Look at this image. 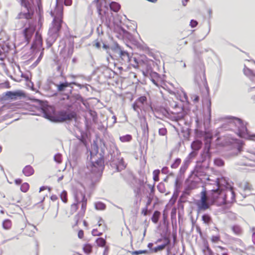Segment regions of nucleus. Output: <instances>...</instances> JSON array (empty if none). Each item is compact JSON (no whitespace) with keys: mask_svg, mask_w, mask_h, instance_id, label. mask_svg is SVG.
Here are the masks:
<instances>
[{"mask_svg":"<svg viewBox=\"0 0 255 255\" xmlns=\"http://www.w3.org/2000/svg\"><path fill=\"white\" fill-rule=\"evenodd\" d=\"M174 110V111H171L172 114L177 115V117L180 119H183L184 118L185 115L183 112V109L182 107L176 105Z\"/></svg>","mask_w":255,"mask_h":255,"instance_id":"nucleus-14","label":"nucleus"},{"mask_svg":"<svg viewBox=\"0 0 255 255\" xmlns=\"http://www.w3.org/2000/svg\"><path fill=\"white\" fill-rule=\"evenodd\" d=\"M24 96V94L21 91H7L5 93L4 96L5 100H17L18 98H20Z\"/></svg>","mask_w":255,"mask_h":255,"instance_id":"nucleus-9","label":"nucleus"},{"mask_svg":"<svg viewBox=\"0 0 255 255\" xmlns=\"http://www.w3.org/2000/svg\"><path fill=\"white\" fill-rule=\"evenodd\" d=\"M159 174L160 170L158 169L155 170L153 171V179L155 182H157L159 180Z\"/></svg>","mask_w":255,"mask_h":255,"instance_id":"nucleus-37","label":"nucleus"},{"mask_svg":"<svg viewBox=\"0 0 255 255\" xmlns=\"http://www.w3.org/2000/svg\"><path fill=\"white\" fill-rule=\"evenodd\" d=\"M147 207H145V208H143L141 210V214H143L144 216H146L147 215L148 213V209Z\"/></svg>","mask_w":255,"mask_h":255,"instance_id":"nucleus-51","label":"nucleus"},{"mask_svg":"<svg viewBox=\"0 0 255 255\" xmlns=\"http://www.w3.org/2000/svg\"><path fill=\"white\" fill-rule=\"evenodd\" d=\"M148 253L147 251L146 250H139V251H133L131 252V254L132 255H138L140 254H145Z\"/></svg>","mask_w":255,"mask_h":255,"instance_id":"nucleus-42","label":"nucleus"},{"mask_svg":"<svg viewBox=\"0 0 255 255\" xmlns=\"http://www.w3.org/2000/svg\"><path fill=\"white\" fill-rule=\"evenodd\" d=\"M215 163L216 164H217L218 165H222L223 164V161L220 159H216L215 160Z\"/></svg>","mask_w":255,"mask_h":255,"instance_id":"nucleus-53","label":"nucleus"},{"mask_svg":"<svg viewBox=\"0 0 255 255\" xmlns=\"http://www.w3.org/2000/svg\"><path fill=\"white\" fill-rule=\"evenodd\" d=\"M151 201H152V199L150 198H149V199L146 203V207H148V206L150 205Z\"/></svg>","mask_w":255,"mask_h":255,"instance_id":"nucleus-56","label":"nucleus"},{"mask_svg":"<svg viewBox=\"0 0 255 255\" xmlns=\"http://www.w3.org/2000/svg\"><path fill=\"white\" fill-rule=\"evenodd\" d=\"M83 250L86 254H90L92 252L93 246L90 244H85L83 245Z\"/></svg>","mask_w":255,"mask_h":255,"instance_id":"nucleus-24","label":"nucleus"},{"mask_svg":"<svg viewBox=\"0 0 255 255\" xmlns=\"http://www.w3.org/2000/svg\"><path fill=\"white\" fill-rule=\"evenodd\" d=\"M211 138H212L211 136L209 137L208 136H206L205 137V140L206 141V142H205L206 146L209 147Z\"/></svg>","mask_w":255,"mask_h":255,"instance_id":"nucleus-45","label":"nucleus"},{"mask_svg":"<svg viewBox=\"0 0 255 255\" xmlns=\"http://www.w3.org/2000/svg\"><path fill=\"white\" fill-rule=\"evenodd\" d=\"M251 139L255 141V134L251 135Z\"/></svg>","mask_w":255,"mask_h":255,"instance_id":"nucleus-63","label":"nucleus"},{"mask_svg":"<svg viewBox=\"0 0 255 255\" xmlns=\"http://www.w3.org/2000/svg\"><path fill=\"white\" fill-rule=\"evenodd\" d=\"M240 187L243 188L244 191H251L252 190V185L247 181L241 183Z\"/></svg>","mask_w":255,"mask_h":255,"instance_id":"nucleus-23","label":"nucleus"},{"mask_svg":"<svg viewBox=\"0 0 255 255\" xmlns=\"http://www.w3.org/2000/svg\"><path fill=\"white\" fill-rule=\"evenodd\" d=\"M22 173L25 176H30L34 174V169L31 165H26L23 168Z\"/></svg>","mask_w":255,"mask_h":255,"instance_id":"nucleus-17","label":"nucleus"},{"mask_svg":"<svg viewBox=\"0 0 255 255\" xmlns=\"http://www.w3.org/2000/svg\"><path fill=\"white\" fill-rule=\"evenodd\" d=\"M29 184L27 182H24L22 184H21V185L20 186V190L21 192L23 193H26L29 190Z\"/></svg>","mask_w":255,"mask_h":255,"instance_id":"nucleus-31","label":"nucleus"},{"mask_svg":"<svg viewBox=\"0 0 255 255\" xmlns=\"http://www.w3.org/2000/svg\"><path fill=\"white\" fill-rule=\"evenodd\" d=\"M235 128H238L240 137H244L248 134L246 124L241 119L231 116H224V130H232Z\"/></svg>","mask_w":255,"mask_h":255,"instance_id":"nucleus-3","label":"nucleus"},{"mask_svg":"<svg viewBox=\"0 0 255 255\" xmlns=\"http://www.w3.org/2000/svg\"><path fill=\"white\" fill-rule=\"evenodd\" d=\"M46 189V188L44 186H42V187H41L39 189V193H40V192H41L42 191H43L44 190Z\"/></svg>","mask_w":255,"mask_h":255,"instance_id":"nucleus-61","label":"nucleus"},{"mask_svg":"<svg viewBox=\"0 0 255 255\" xmlns=\"http://www.w3.org/2000/svg\"><path fill=\"white\" fill-rule=\"evenodd\" d=\"M22 179L20 178L15 179L14 181V183L17 185H19L22 183Z\"/></svg>","mask_w":255,"mask_h":255,"instance_id":"nucleus-52","label":"nucleus"},{"mask_svg":"<svg viewBox=\"0 0 255 255\" xmlns=\"http://www.w3.org/2000/svg\"><path fill=\"white\" fill-rule=\"evenodd\" d=\"M44 199L45 197L44 196H42L40 198L39 202H42L44 201Z\"/></svg>","mask_w":255,"mask_h":255,"instance_id":"nucleus-64","label":"nucleus"},{"mask_svg":"<svg viewBox=\"0 0 255 255\" xmlns=\"http://www.w3.org/2000/svg\"><path fill=\"white\" fill-rule=\"evenodd\" d=\"M103 48L105 49H108L109 48V46L105 44H104L103 45Z\"/></svg>","mask_w":255,"mask_h":255,"instance_id":"nucleus-59","label":"nucleus"},{"mask_svg":"<svg viewBox=\"0 0 255 255\" xmlns=\"http://www.w3.org/2000/svg\"><path fill=\"white\" fill-rule=\"evenodd\" d=\"M83 225L86 227V228H88V223L85 220H84L83 222Z\"/></svg>","mask_w":255,"mask_h":255,"instance_id":"nucleus-57","label":"nucleus"},{"mask_svg":"<svg viewBox=\"0 0 255 255\" xmlns=\"http://www.w3.org/2000/svg\"><path fill=\"white\" fill-rule=\"evenodd\" d=\"M35 30V27L34 25H29L24 29L23 33L26 40L28 41L31 38Z\"/></svg>","mask_w":255,"mask_h":255,"instance_id":"nucleus-13","label":"nucleus"},{"mask_svg":"<svg viewBox=\"0 0 255 255\" xmlns=\"http://www.w3.org/2000/svg\"><path fill=\"white\" fill-rule=\"evenodd\" d=\"M95 220L97 222V224L94 226L92 234L94 236H100L107 230V226L101 217H95Z\"/></svg>","mask_w":255,"mask_h":255,"instance_id":"nucleus-5","label":"nucleus"},{"mask_svg":"<svg viewBox=\"0 0 255 255\" xmlns=\"http://www.w3.org/2000/svg\"><path fill=\"white\" fill-rule=\"evenodd\" d=\"M2 227L5 230H9L12 227V222L9 219H5L2 222Z\"/></svg>","mask_w":255,"mask_h":255,"instance_id":"nucleus-21","label":"nucleus"},{"mask_svg":"<svg viewBox=\"0 0 255 255\" xmlns=\"http://www.w3.org/2000/svg\"><path fill=\"white\" fill-rule=\"evenodd\" d=\"M232 230L237 235H240L242 234V229L241 227L237 225L232 227Z\"/></svg>","mask_w":255,"mask_h":255,"instance_id":"nucleus-25","label":"nucleus"},{"mask_svg":"<svg viewBox=\"0 0 255 255\" xmlns=\"http://www.w3.org/2000/svg\"><path fill=\"white\" fill-rule=\"evenodd\" d=\"M97 208H99L101 209H104L106 207V206L103 203H98L97 205Z\"/></svg>","mask_w":255,"mask_h":255,"instance_id":"nucleus-50","label":"nucleus"},{"mask_svg":"<svg viewBox=\"0 0 255 255\" xmlns=\"http://www.w3.org/2000/svg\"><path fill=\"white\" fill-rule=\"evenodd\" d=\"M219 240V238L217 236H213L212 238V240L214 242H218Z\"/></svg>","mask_w":255,"mask_h":255,"instance_id":"nucleus-54","label":"nucleus"},{"mask_svg":"<svg viewBox=\"0 0 255 255\" xmlns=\"http://www.w3.org/2000/svg\"><path fill=\"white\" fill-rule=\"evenodd\" d=\"M93 46L96 48L99 49L101 47V43L98 40L94 41Z\"/></svg>","mask_w":255,"mask_h":255,"instance_id":"nucleus-49","label":"nucleus"},{"mask_svg":"<svg viewBox=\"0 0 255 255\" xmlns=\"http://www.w3.org/2000/svg\"><path fill=\"white\" fill-rule=\"evenodd\" d=\"M44 114L45 115V117L48 119H51V118H52L51 116L47 115L45 112L44 113Z\"/></svg>","mask_w":255,"mask_h":255,"instance_id":"nucleus-62","label":"nucleus"},{"mask_svg":"<svg viewBox=\"0 0 255 255\" xmlns=\"http://www.w3.org/2000/svg\"><path fill=\"white\" fill-rule=\"evenodd\" d=\"M253 242L255 244V232H254L252 236Z\"/></svg>","mask_w":255,"mask_h":255,"instance_id":"nucleus-58","label":"nucleus"},{"mask_svg":"<svg viewBox=\"0 0 255 255\" xmlns=\"http://www.w3.org/2000/svg\"><path fill=\"white\" fill-rule=\"evenodd\" d=\"M233 182L229 178L224 177V210L231 207L236 201V194Z\"/></svg>","mask_w":255,"mask_h":255,"instance_id":"nucleus-4","label":"nucleus"},{"mask_svg":"<svg viewBox=\"0 0 255 255\" xmlns=\"http://www.w3.org/2000/svg\"><path fill=\"white\" fill-rule=\"evenodd\" d=\"M120 139L122 142H129L132 139V136L130 134H127L120 137Z\"/></svg>","mask_w":255,"mask_h":255,"instance_id":"nucleus-33","label":"nucleus"},{"mask_svg":"<svg viewBox=\"0 0 255 255\" xmlns=\"http://www.w3.org/2000/svg\"><path fill=\"white\" fill-rule=\"evenodd\" d=\"M202 220L206 224H209L212 222L211 217L208 214L203 215L202 217Z\"/></svg>","mask_w":255,"mask_h":255,"instance_id":"nucleus-32","label":"nucleus"},{"mask_svg":"<svg viewBox=\"0 0 255 255\" xmlns=\"http://www.w3.org/2000/svg\"><path fill=\"white\" fill-rule=\"evenodd\" d=\"M141 128L143 131V133L144 135H148L149 133V129L148 127L147 123L145 121L142 125H141Z\"/></svg>","mask_w":255,"mask_h":255,"instance_id":"nucleus-29","label":"nucleus"},{"mask_svg":"<svg viewBox=\"0 0 255 255\" xmlns=\"http://www.w3.org/2000/svg\"><path fill=\"white\" fill-rule=\"evenodd\" d=\"M160 216V212L158 211H155L152 217H151V221L153 223H154V224H156L157 223L158 220H159V217Z\"/></svg>","mask_w":255,"mask_h":255,"instance_id":"nucleus-26","label":"nucleus"},{"mask_svg":"<svg viewBox=\"0 0 255 255\" xmlns=\"http://www.w3.org/2000/svg\"><path fill=\"white\" fill-rule=\"evenodd\" d=\"M193 102L194 103H197L199 101V97L198 95H193L191 97Z\"/></svg>","mask_w":255,"mask_h":255,"instance_id":"nucleus-47","label":"nucleus"},{"mask_svg":"<svg viewBox=\"0 0 255 255\" xmlns=\"http://www.w3.org/2000/svg\"><path fill=\"white\" fill-rule=\"evenodd\" d=\"M120 57L123 60L126 62H129L130 61V57L128 53L127 52L121 50L120 51Z\"/></svg>","mask_w":255,"mask_h":255,"instance_id":"nucleus-22","label":"nucleus"},{"mask_svg":"<svg viewBox=\"0 0 255 255\" xmlns=\"http://www.w3.org/2000/svg\"><path fill=\"white\" fill-rule=\"evenodd\" d=\"M63 22V18H54L52 24L53 27L51 28V30L53 31V33L58 34L60 30L62 27V23Z\"/></svg>","mask_w":255,"mask_h":255,"instance_id":"nucleus-11","label":"nucleus"},{"mask_svg":"<svg viewBox=\"0 0 255 255\" xmlns=\"http://www.w3.org/2000/svg\"><path fill=\"white\" fill-rule=\"evenodd\" d=\"M63 10L64 7L62 4L56 3L54 11L51 12V14L54 18H63Z\"/></svg>","mask_w":255,"mask_h":255,"instance_id":"nucleus-10","label":"nucleus"},{"mask_svg":"<svg viewBox=\"0 0 255 255\" xmlns=\"http://www.w3.org/2000/svg\"><path fill=\"white\" fill-rule=\"evenodd\" d=\"M181 160L180 158H177L174 161V163L171 165L172 168H177L181 163Z\"/></svg>","mask_w":255,"mask_h":255,"instance_id":"nucleus-40","label":"nucleus"},{"mask_svg":"<svg viewBox=\"0 0 255 255\" xmlns=\"http://www.w3.org/2000/svg\"><path fill=\"white\" fill-rule=\"evenodd\" d=\"M243 72L244 74L246 75L247 77L254 76V74L253 73V70L248 68L246 65H245Z\"/></svg>","mask_w":255,"mask_h":255,"instance_id":"nucleus-30","label":"nucleus"},{"mask_svg":"<svg viewBox=\"0 0 255 255\" xmlns=\"http://www.w3.org/2000/svg\"><path fill=\"white\" fill-rule=\"evenodd\" d=\"M163 240L164 241V244L161 245H159L155 247L154 249V252L156 253L159 251H162L165 249L166 246L170 244V241L168 237H164L163 238Z\"/></svg>","mask_w":255,"mask_h":255,"instance_id":"nucleus-16","label":"nucleus"},{"mask_svg":"<svg viewBox=\"0 0 255 255\" xmlns=\"http://www.w3.org/2000/svg\"><path fill=\"white\" fill-rule=\"evenodd\" d=\"M254 156L255 157V155H254ZM247 158L250 159L251 160V163H246V165H249L251 166H255V158L254 159L253 157H252V155H250L249 157H247Z\"/></svg>","mask_w":255,"mask_h":255,"instance_id":"nucleus-41","label":"nucleus"},{"mask_svg":"<svg viewBox=\"0 0 255 255\" xmlns=\"http://www.w3.org/2000/svg\"><path fill=\"white\" fill-rule=\"evenodd\" d=\"M202 146V142L199 140H196L191 143V148L195 151H198L201 149Z\"/></svg>","mask_w":255,"mask_h":255,"instance_id":"nucleus-20","label":"nucleus"},{"mask_svg":"<svg viewBox=\"0 0 255 255\" xmlns=\"http://www.w3.org/2000/svg\"><path fill=\"white\" fill-rule=\"evenodd\" d=\"M69 85H70V84L68 83V82H65L64 83H61L59 85H57V87L58 91H60V92L63 91L64 90L65 88L66 87H68V86H69Z\"/></svg>","mask_w":255,"mask_h":255,"instance_id":"nucleus-34","label":"nucleus"},{"mask_svg":"<svg viewBox=\"0 0 255 255\" xmlns=\"http://www.w3.org/2000/svg\"><path fill=\"white\" fill-rule=\"evenodd\" d=\"M75 203L71 205L69 209V213L71 215L75 213L78 209V204H81V209L78 214L75 216V222L72 225V227L74 229L78 227L79 221L84 216L87 205V199L85 193L81 191L77 190L74 195Z\"/></svg>","mask_w":255,"mask_h":255,"instance_id":"nucleus-1","label":"nucleus"},{"mask_svg":"<svg viewBox=\"0 0 255 255\" xmlns=\"http://www.w3.org/2000/svg\"><path fill=\"white\" fill-rule=\"evenodd\" d=\"M104 168V160L99 158L95 162H93L91 165V172L94 174H100Z\"/></svg>","mask_w":255,"mask_h":255,"instance_id":"nucleus-7","label":"nucleus"},{"mask_svg":"<svg viewBox=\"0 0 255 255\" xmlns=\"http://www.w3.org/2000/svg\"><path fill=\"white\" fill-rule=\"evenodd\" d=\"M61 115L62 116L61 121H64L66 120H70L72 119L76 118V114L75 113H72L70 114H67L65 112H62L61 113Z\"/></svg>","mask_w":255,"mask_h":255,"instance_id":"nucleus-18","label":"nucleus"},{"mask_svg":"<svg viewBox=\"0 0 255 255\" xmlns=\"http://www.w3.org/2000/svg\"><path fill=\"white\" fill-rule=\"evenodd\" d=\"M72 0H65L64 4L65 6H71L72 4ZM56 3L57 4H62L63 0H56Z\"/></svg>","mask_w":255,"mask_h":255,"instance_id":"nucleus-35","label":"nucleus"},{"mask_svg":"<svg viewBox=\"0 0 255 255\" xmlns=\"http://www.w3.org/2000/svg\"><path fill=\"white\" fill-rule=\"evenodd\" d=\"M158 134L161 136H166L167 134V130L165 128H162L158 129Z\"/></svg>","mask_w":255,"mask_h":255,"instance_id":"nucleus-39","label":"nucleus"},{"mask_svg":"<svg viewBox=\"0 0 255 255\" xmlns=\"http://www.w3.org/2000/svg\"><path fill=\"white\" fill-rule=\"evenodd\" d=\"M63 177H64V176H63V175H61L60 176H59V177L58 178V179H57V181H58V182H59V181H61V180L63 179Z\"/></svg>","mask_w":255,"mask_h":255,"instance_id":"nucleus-60","label":"nucleus"},{"mask_svg":"<svg viewBox=\"0 0 255 255\" xmlns=\"http://www.w3.org/2000/svg\"><path fill=\"white\" fill-rule=\"evenodd\" d=\"M94 3L96 4L98 13L101 14L102 7L103 4H106V0H95Z\"/></svg>","mask_w":255,"mask_h":255,"instance_id":"nucleus-19","label":"nucleus"},{"mask_svg":"<svg viewBox=\"0 0 255 255\" xmlns=\"http://www.w3.org/2000/svg\"><path fill=\"white\" fill-rule=\"evenodd\" d=\"M201 197L200 200L201 201H208V200L209 201V197L207 196V193L206 188H204L200 193Z\"/></svg>","mask_w":255,"mask_h":255,"instance_id":"nucleus-27","label":"nucleus"},{"mask_svg":"<svg viewBox=\"0 0 255 255\" xmlns=\"http://www.w3.org/2000/svg\"><path fill=\"white\" fill-rule=\"evenodd\" d=\"M60 197L62 201L64 203H67L68 201L67 198V193L65 191H63L62 192L60 195Z\"/></svg>","mask_w":255,"mask_h":255,"instance_id":"nucleus-38","label":"nucleus"},{"mask_svg":"<svg viewBox=\"0 0 255 255\" xmlns=\"http://www.w3.org/2000/svg\"><path fill=\"white\" fill-rule=\"evenodd\" d=\"M96 243L98 246L103 247L105 246L106 242L104 239L99 238L96 240Z\"/></svg>","mask_w":255,"mask_h":255,"instance_id":"nucleus-36","label":"nucleus"},{"mask_svg":"<svg viewBox=\"0 0 255 255\" xmlns=\"http://www.w3.org/2000/svg\"><path fill=\"white\" fill-rule=\"evenodd\" d=\"M215 182L216 188L211 190V194L209 196V201L211 202V204L218 201L222 192V189L220 188L219 179H217Z\"/></svg>","mask_w":255,"mask_h":255,"instance_id":"nucleus-6","label":"nucleus"},{"mask_svg":"<svg viewBox=\"0 0 255 255\" xmlns=\"http://www.w3.org/2000/svg\"><path fill=\"white\" fill-rule=\"evenodd\" d=\"M54 159L57 162L60 163L62 162V156L59 154H56L54 156Z\"/></svg>","mask_w":255,"mask_h":255,"instance_id":"nucleus-44","label":"nucleus"},{"mask_svg":"<svg viewBox=\"0 0 255 255\" xmlns=\"http://www.w3.org/2000/svg\"><path fill=\"white\" fill-rule=\"evenodd\" d=\"M244 145L242 140L224 136V158H231L241 154Z\"/></svg>","mask_w":255,"mask_h":255,"instance_id":"nucleus-2","label":"nucleus"},{"mask_svg":"<svg viewBox=\"0 0 255 255\" xmlns=\"http://www.w3.org/2000/svg\"><path fill=\"white\" fill-rule=\"evenodd\" d=\"M36 230V227L33 225L28 223L25 226L23 230L24 234L28 236H33Z\"/></svg>","mask_w":255,"mask_h":255,"instance_id":"nucleus-12","label":"nucleus"},{"mask_svg":"<svg viewBox=\"0 0 255 255\" xmlns=\"http://www.w3.org/2000/svg\"><path fill=\"white\" fill-rule=\"evenodd\" d=\"M21 5L22 6H24L27 10L26 12H20L18 17L19 18H25L27 19H31L33 15V12H31L30 11V6L29 3L28 1H26L25 0H20Z\"/></svg>","mask_w":255,"mask_h":255,"instance_id":"nucleus-8","label":"nucleus"},{"mask_svg":"<svg viewBox=\"0 0 255 255\" xmlns=\"http://www.w3.org/2000/svg\"><path fill=\"white\" fill-rule=\"evenodd\" d=\"M198 24V22L195 20H191L190 22V25L191 27L194 28Z\"/></svg>","mask_w":255,"mask_h":255,"instance_id":"nucleus-48","label":"nucleus"},{"mask_svg":"<svg viewBox=\"0 0 255 255\" xmlns=\"http://www.w3.org/2000/svg\"><path fill=\"white\" fill-rule=\"evenodd\" d=\"M147 101V98L145 96H141L139 98H138L137 100V101L141 104H143L144 103H145Z\"/></svg>","mask_w":255,"mask_h":255,"instance_id":"nucleus-43","label":"nucleus"},{"mask_svg":"<svg viewBox=\"0 0 255 255\" xmlns=\"http://www.w3.org/2000/svg\"><path fill=\"white\" fill-rule=\"evenodd\" d=\"M121 8L120 5L116 2H112L110 4V8L115 12H118Z\"/></svg>","mask_w":255,"mask_h":255,"instance_id":"nucleus-28","label":"nucleus"},{"mask_svg":"<svg viewBox=\"0 0 255 255\" xmlns=\"http://www.w3.org/2000/svg\"><path fill=\"white\" fill-rule=\"evenodd\" d=\"M78 237L80 239H83L84 237V233L82 230H80L78 232Z\"/></svg>","mask_w":255,"mask_h":255,"instance_id":"nucleus-46","label":"nucleus"},{"mask_svg":"<svg viewBox=\"0 0 255 255\" xmlns=\"http://www.w3.org/2000/svg\"><path fill=\"white\" fill-rule=\"evenodd\" d=\"M161 186H163V184H159L158 186H157V188L158 189V190L160 192H162V193H163L164 192V190H162V189H160V188Z\"/></svg>","mask_w":255,"mask_h":255,"instance_id":"nucleus-55","label":"nucleus"},{"mask_svg":"<svg viewBox=\"0 0 255 255\" xmlns=\"http://www.w3.org/2000/svg\"><path fill=\"white\" fill-rule=\"evenodd\" d=\"M199 211H205L210 208V204L208 201L200 200L197 203Z\"/></svg>","mask_w":255,"mask_h":255,"instance_id":"nucleus-15","label":"nucleus"}]
</instances>
